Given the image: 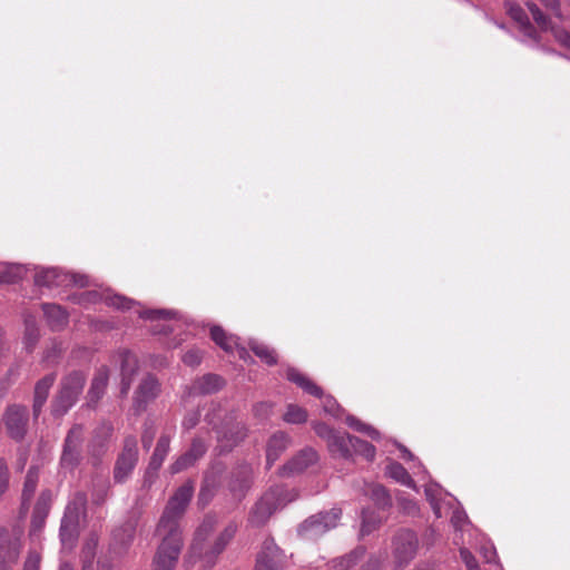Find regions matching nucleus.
<instances>
[{
    "label": "nucleus",
    "instance_id": "obj_1",
    "mask_svg": "<svg viewBox=\"0 0 570 570\" xmlns=\"http://www.w3.org/2000/svg\"><path fill=\"white\" fill-rule=\"evenodd\" d=\"M215 523L216 521L214 517H206L196 530L194 543L191 546L193 552L198 553L205 564L209 568L216 563L218 556L225 550L237 532V524L235 522H229L216 538L210 549L203 554L202 542L213 531Z\"/></svg>",
    "mask_w": 570,
    "mask_h": 570
},
{
    "label": "nucleus",
    "instance_id": "obj_2",
    "mask_svg": "<svg viewBox=\"0 0 570 570\" xmlns=\"http://www.w3.org/2000/svg\"><path fill=\"white\" fill-rule=\"evenodd\" d=\"M194 493V485L187 482L179 487L169 499L157 525V534L169 532L180 534L178 520L183 517Z\"/></svg>",
    "mask_w": 570,
    "mask_h": 570
},
{
    "label": "nucleus",
    "instance_id": "obj_3",
    "mask_svg": "<svg viewBox=\"0 0 570 570\" xmlns=\"http://www.w3.org/2000/svg\"><path fill=\"white\" fill-rule=\"evenodd\" d=\"M294 498H287V492L282 488H274L266 492L253 507L248 523L252 527H263L269 517L281 507L291 502Z\"/></svg>",
    "mask_w": 570,
    "mask_h": 570
},
{
    "label": "nucleus",
    "instance_id": "obj_4",
    "mask_svg": "<svg viewBox=\"0 0 570 570\" xmlns=\"http://www.w3.org/2000/svg\"><path fill=\"white\" fill-rule=\"evenodd\" d=\"M163 538L154 559L153 570H173L183 546L181 534L163 532Z\"/></svg>",
    "mask_w": 570,
    "mask_h": 570
},
{
    "label": "nucleus",
    "instance_id": "obj_5",
    "mask_svg": "<svg viewBox=\"0 0 570 570\" xmlns=\"http://www.w3.org/2000/svg\"><path fill=\"white\" fill-rule=\"evenodd\" d=\"M341 518L340 509H332L327 512L309 517L298 528L302 538L313 540L335 528Z\"/></svg>",
    "mask_w": 570,
    "mask_h": 570
},
{
    "label": "nucleus",
    "instance_id": "obj_6",
    "mask_svg": "<svg viewBox=\"0 0 570 570\" xmlns=\"http://www.w3.org/2000/svg\"><path fill=\"white\" fill-rule=\"evenodd\" d=\"M138 461V449L135 436L125 439L121 453L118 455L114 468V480L117 483L125 482L132 473Z\"/></svg>",
    "mask_w": 570,
    "mask_h": 570
},
{
    "label": "nucleus",
    "instance_id": "obj_7",
    "mask_svg": "<svg viewBox=\"0 0 570 570\" xmlns=\"http://www.w3.org/2000/svg\"><path fill=\"white\" fill-rule=\"evenodd\" d=\"M417 537L411 530H401L393 538V557L396 567H405L416 554Z\"/></svg>",
    "mask_w": 570,
    "mask_h": 570
},
{
    "label": "nucleus",
    "instance_id": "obj_8",
    "mask_svg": "<svg viewBox=\"0 0 570 570\" xmlns=\"http://www.w3.org/2000/svg\"><path fill=\"white\" fill-rule=\"evenodd\" d=\"M98 301H105L108 306L122 311L139 306V304L131 298L118 294H110L109 292L100 293L96 289H88L79 296L73 293V303H96Z\"/></svg>",
    "mask_w": 570,
    "mask_h": 570
},
{
    "label": "nucleus",
    "instance_id": "obj_9",
    "mask_svg": "<svg viewBox=\"0 0 570 570\" xmlns=\"http://www.w3.org/2000/svg\"><path fill=\"white\" fill-rule=\"evenodd\" d=\"M285 564L286 557L284 552L272 538L266 539L257 554L255 570H283Z\"/></svg>",
    "mask_w": 570,
    "mask_h": 570
},
{
    "label": "nucleus",
    "instance_id": "obj_10",
    "mask_svg": "<svg viewBox=\"0 0 570 570\" xmlns=\"http://www.w3.org/2000/svg\"><path fill=\"white\" fill-rule=\"evenodd\" d=\"M247 435V428L242 422L233 419L226 420L220 428L217 429V441L222 451H230Z\"/></svg>",
    "mask_w": 570,
    "mask_h": 570
},
{
    "label": "nucleus",
    "instance_id": "obj_11",
    "mask_svg": "<svg viewBox=\"0 0 570 570\" xmlns=\"http://www.w3.org/2000/svg\"><path fill=\"white\" fill-rule=\"evenodd\" d=\"M160 393V383L154 375L145 376L134 394L132 407L139 414L144 412L147 405L153 402Z\"/></svg>",
    "mask_w": 570,
    "mask_h": 570
},
{
    "label": "nucleus",
    "instance_id": "obj_12",
    "mask_svg": "<svg viewBox=\"0 0 570 570\" xmlns=\"http://www.w3.org/2000/svg\"><path fill=\"white\" fill-rule=\"evenodd\" d=\"M28 409L21 405L8 406L3 421L9 435L16 440H22L27 432L28 425Z\"/></svg>",
    "mask_w": 570,
    "mask_h": 570
},
{
    "label": "nucleus",
    "instance_id": "obj_13",
    "mask_svg": "<svg viewBox=\"0 0 570 570\" xmlns=\"http://www.w3.org/2000/svg\"><path fill=\"white\" fill-rule=\"evenodd\" d=\"M317 453L312 448H305L288 460L281 469L282 476H294L303 473L311 465L317 462Z\"/></svg>",
    "mask_w": 570,
    "mask_h": 570
},
{
    "label": "nucleus",
    "instance_id": "obj_14",
    "mask_svg": "<svg viewBox=\"0 0 570 570\" xmlns=\"http://www.w3.org/2000/svg\"><path fill=\"white\" fill-rule=\"evenodd\" d=\"M117 362L120 364L121 375V387L120 394L127 395L131 385V382L138 371V361L134 353L127 350H122L116 355Z\"/></svg>",
    "mask_w": 570,
    "mask_h": 570
},
{
    "label": "nucleus",
    "instance_id": "obj_15",
    "mask_svg": "<svg viewBox=\"0 0 570 570\" xmlns=\"http://www.w3.org/2000/svg\"><path fill=\"white\" fill-rule=\"evenodd\" d=\"M210 337L225 352L233 353L236 350L238 356L246 360L248 353L244 347L239 346L238 337L227 334L220 326H213L210 328Z\"/></svg>",
    "mask_w": 570,
    "mask_h": 570
},
{
    "label": "nucleus",
    "instance_id": "obj_16",
    "mask_svg": "<svg viewBox=\"0 0 570 570\" xmlns=\"http://www.w3.org/2000/svg\"><path fill=\"white\" fill-rule=\"evenodd\" d=\"M109 380V370L107 366H101L97 370L90 389L87 394V405L95 407L99 400L104 396Z\"/></svg>",
    "mask_w": 570,
    "mask_h": 570
},
{
    "label": "nucleus",
    "instance_id": "obj_17",
    "mask_svg": "<svg viewBox=\"0 0 570 570\" xmlns=\"http://www.w3.org/2000/svg\"><path fill=\"white\" fill-rule=\"evenodd\" d=\"M253 470L248 464L239 465L232 474L229 489L234 497L240 499L249 489L252 483Z\"/></svg>",
    "mask_w": 570,
    "mask_h": 570
},
{
    "label": "nucleus",
    "instance_id": "obj_18",
    "mask_svg": "<svg viewBox=\"0 0 570 570\" xmlns=\"http://www.w3.org/2000/svg\"><path fill=\"white\" fill-rule=\"evenodd\" d=\"M292 444V439L285 432H275L268 440L266 445V462L271 466L284 451Z\"/></svg>",
    "mask_w": 570,
    "mask_h": 570
},
{
    "label": "nucleus",
    "instance_id": "obj_19",
    "mask_svg": "<svg viewBox=\"0 0 570 570\" xmlns=\"http://www.w3.org/2000/svg\"><path fill=\"white\" fill-rule=\"evenodd\" d=\"M224 386V380L216 374H206L193 382L189 395H205L219 391Z\"/></svg>",
    "mask_w": 570,
    "mask_h": 570
},
{
    "label": "nucleus",
    "instance_id": "obj_20",
    "mask_svg": "<svg viewBox=\"0 0 570 570\" xmlns=\"http://www.w3.org/2000/svg\"><path fill=\"white\" fill-rule=\"evenodd\" d=\"M507 12L513 19L518 26L520 31L530 40H537V31L534 27L530 23L529 18L523 8L514 2L505 3Z\"/></svg>",
    "mask_w": 570,
    "mask_h": 570
},
{
    "label": "nucleus",
    "instance_id": "obj_21",
    "mask_svg": "<svg viewBox=\"0 0 570 570\" xmlns=\"http://www.w3.org/2000/svg\"><path fill=\"white\" fill-rule=\"evenodd\" d=\"M56 377L53 374H48L45 377H42L40 381L37 382L35 386V396H33V416L37 419L43 405L47 402L49 391L51 386L53 385Z\"/></svg>",
    "mask_w": 570,
    "mask_h": 570
},
{
    "label": "nucleus",
    "instance_id": "obj_22",
    "mask_svg": "<svg viewBox=\"0 0 570 570\" xmlns=\"http://www.w3.org/2000/svg\"><path fill=\"white\" fill-rule=\"evenodd\" d=\"M355 440L356 436L336 432L327 445L334 455L348 459L352 456V448L354 446Z\"/></svg>",
    "mask_w": 570,
    "mask_h": 570
},
{
    "label": "nucleus",
    "instance_id": "obj_23",
    "mask_svg": "<svg viewBox=\"0 0 570 570\" xmlns=\"http://www.w3.org/2000/svg\"><path fill=\"white\" fill-rule=\"evenodd\" d=\"M48 325L52 330H60L68 324L69 314L60 305L47 303L42 305Z\"/></svg>",
    "mask_w": 570,
    "mask_h": 570
},
{
    "label": "nucleus",
    "instance_id": "obj_24",
    "mask_svg": "<svg viewBox=\"0 0 570 570\" xmlns=\"http://www.w3.org/2000/svg\"><path fill=\"white\" fill-rule=\"evenodd\" d=\"M114 432V426L111 423L104 422L94 432L91 446L92 452L95 454H100L105 451L111 435Z\"/></svg>",
    "mask_w": 570,
    "mask_h": 570
},
{
    "label": "nucleus",
    "instance_id": "obj_25",
    "mask_svg": "<svg viewBox=\"0 0 570 570\" xmlns=\"http://www.w3.org/2000/svg\"><path fill=\"white\" fill-rule=\"evenodd\" d=\"M71 407V387L68 383H63L61 390L52 402L51 413L55 417L59 419L67 414Z\"/></svg>",
    "mask_w": 570,
    "mask_h": 570
},
{
    "label": "nucleus",
    "instance_id": "obj_26",
    "mask_svg": "<svg viewBox=\"0 0 570 570\" xmlns=\"http://www.w3.org/2000/svg\"><path fill=\"white\" fill-rule=\"evenodd\" d=\"M287 379L298 385L301 389H303L306 393L322 397L323 391L320 386H317L313 381H311L307 376H305L303 373L298 372L295 368H289L287 371Z\"/></svg>",
    "mask_w": 570,
    "mask_h": 570
},
{
    "label": "nucleus",
    "instance_id": "obj_27",
    "mask_svg": "<svg viewBox=\"0 0 570 570\" xmlns=\"http://www.w3.org/2000/svg\"><path fill=\"white\" fill-rule=\"evenodd\" d=\"M62 275L57 268H39L35 274V283L39 287H55L61 284Z\"/></svg>",
    "mask_w": 570,
    "mask_h": 570
},
{
    "label": "nucleus",
    "instance_id": "obj_28",
    "mask_svg": "<svg viewBox=\"0 0 570 570\" xmlns=\"http://www.w3.org/2000/svg\"><path fill=\"white\" fill-rule=\"evenodd\" d=\"M23 323V345L28 352H32L40 337L39 327L37 325L36 318L31 315H26Z\"/></svg>",
    "mask_w": 570,
    "mask_h": 570
},
{
    "label": "nucleus",
    "instance_id": "obj_29",
    "mask_svg": "<svg viewBox=\"0 0 570 570\" xmlns=\"http://www.w3.org/2000/svg\"><path fill=\"white\" fill-rule=\"evenodd\" d=\"M39 480L38 468L31 466L28 470L22 490V509L27 510L36 491Z\"/></svg>",
    "mask_w": 570,
    "mask_h": 570
},
{
    "label": "nucleus",
    "instance_id": "obj_30",
    "mask_svg": "<svg viewBox=\"0 0 570 570\" xmlns=\"http://www.w3.org/2000/svg\"><path fill=\"white\" fill-rule=\"evenodd\" d=\"M169 444H170V436L169 435H161L157 442V445L155 448V451L150 458V462H149V469L150 470H154V471H157L165 458L167 456L168 452H169Z\"/></svg>",
    "mask_w": 570,
    "mask_h": 570
},
{
    "label": "nucleus",
    "instance_id": "obj_31",
    "mask_svg": "<svg viewBox=\"0 0 570 570\" xmlns=\"http://www.w3.org/2000/svg\"><path fill=\"white\" fill-rule=\"evenodd\" d=\"M385 472L390 478L394 479L396 482L405 487H415V483L411 475L409 474V472L406 471V469L399 462H391L390 464H387Z\"/></svg>",
    "mask_w": 570,
    "mask_h": 570
},
{
    "label": "nucleus",
    "instance_id": "obj_32",
    "mask_svg": "<svg viewBox=\"0 0 570 570\" xmlns=\"http://www.w3.org/2000/svg\"><path fill=\"white\" fill-rule=\"evenodd\" d=\"M97 546L98 537L92 533L85 542L81 551V558L83 562L82 570H94V560L96 556Z\"/></svg>",
    "mask_w": 570,
    "mask_h": 570
},
{
    "label": "nucleus",
    "instance_id": "obj_33",
    "mask_svg": "<svg viewBox=\"0 0 570 570\" xmlns=\"http://www.w3.org/2000/svg\"><path fill=\"white\" fill-rule=\"evenodd\" d=\"M18 557L17 544L11 542L6 530H0V558L3 561H13Z\"/></svg>",
    "mask_w": 570,
    "mask_h": 570
},
{
    "label": "nucleus",
    "instance_id": "obj_34",
    "mask_svg": "<svg viewBox=\"0 0 570 570\" xmlns=\"http://www.w3.org/2000/svg\"><path fill=\"white\" fill-rule=\"evenodd\" d=\"M24 273L26 268L22 265L7 264L0 272V283H16L23 277Z\"/></svg>",
    "mask_w": 570,
    "mask_h": 570
},
{
    "label": "nucleus",
    "instance_id": "obj_35",
    "mask_svg": "<svg viewBox=\"0 0 570 570\" xmlns=\"http://www.w3.org/2000/svg\"><path fill=\"white\" fill-rule=\"evenodd\" d=\"M252 351L258 356L262 361H264L268 365H274L277 362V357L275 351L269 348L267 345L263 343H258L256 341H252L249 343Z\"/></svg>",
    "mask_w": 570,
    "mask_h": 570
},
{
    "label": "nucleus",
    "instance_id": "obj_36",
    "mask_svg": "<svg viewBox=\"0 0 570 570\" xmlns=\"http://www.w3.org/2000/svg\"><path fill=\"white\" fill-rule=\"evenodd\" d=\"M283 420L289 424H301L306 422L307 412L298 405L288 404L286 412L283 415Z\"/></svg>",
    "mask_w": 570,
    "mask_h": 570
},
{
    "label": "nucleus",
    "instance_id": "obj_37",
    "mask_svg": "<svg viewBox=\"0 0 570 570\" xmlns=\"http://www.w3.org/2000/svg\"><path fill=\"white\" fill-rule=\"evenodd\" d=\"M216 485V475L213 472H207L205 474L204 482L200 488L199 502H202L203 504L208 503L209 499L213 497Z\"/></svg>",
    "mask_w": 570,
    "mask_h": 570
},
{
    "label": "nucleus",
    "instance_id": "obj_38",
    "mask_svg": "<svg viewBox=\"0 0 570 570\" xmlns=\"http://www.w3.org/2000/svg\"><path fill=\"white\" fill-rule=\"evenodd\" d=\"M346 424L351 429H353L357 432L364 433L373 440H377L380 438V432L376 429H374L373 426H371L368 424L361 422L357 417H355L353 415L346 416Z\"/></svg>",
    "mask_w": 570,
    "mask_h": 570
},
{
    "label": "nucleus",
    "instance_id": "obj_39",
    "mask_svg": "<svg viewBox=\"0 0 570 570\" xmlns=\"http://www.w3.org/2000/svg\"><path fill=\"white\" fill-rule=\"evenodd\" d=\"M353 454H361L366 460L373 461L375 458V448L371 443L356 438L354 446L352 448V455Z\"/></svg>",
    "mask_w": 570,
    "mask_h": 570
},
{
    "label": "nucleus",
    "instance_id": "obj_40",
    "mask_svg": "<svg viewBox=\"0 0 570 570\" xmlns=\"http://www.w3.org/2000/svg\"><path fill=\"white\" fill-rule=\"evenodd\" d=\"M372 500L381 508L390 505V495L384 487L374 484L370 489Z\"/></svg>",
    "mask_w": 570,
    "mask_h": 570
},
{
    "label": "nucleus",
    "instance_id": "obj_41",
    "mask_svg": "<svg viewBox=\"0 0 570 570\" xmlns=\"http://www.w3.org/2000/svg\"><path fill=\"white\" fill-rule=\"evenodd\" d=\"M51 503V492L46 490L39 495L33 513L48 517Z\"/></svg>",
    "mask_w": 570,
    "mask_h": 570
},
{
    "label": "nucleus",
    "instance_id": "obj_42",
    "mask_svg": "<svg viewBox=\"0 0 570 570\" xmlns=\"http://www.w3.org/2000/svg\"><path fill=\"white\" fill-rule=\"evenodd\" d=\"M136 312L141 318L148 320H158V321H167V318L173 314L170 311L165 309H141L137 308Z\"/></svg>",
    "mask_w": 570,
    "mask_h": 570
},
{
    "label": "nucleus",
    "instance_id": "obj_43",
    "mask_svg": "<svg viewBox=\"0 0 570 570\" xmlns=\"http://www.w3.org/2000/svg\"><path fill=\"white\" fill-rule=\"evenodd\" d=\"M196 461H194V459L190 458V455L186 453H184L183 455H180L171 465H170V471L171 473H179L184 470H186L187 468L195 464Z\"/></svg>",
    "mask_w": 570,
    "mask_h": 570
},
{
    "label": "nucleus",
    "instance_id": "obj_44",
    "mask_svg": "<svg viewBox=\"0 0 570 570\" xmlns=\"http://www.w3.org/2000/svg\"><path fill=\"white\" fill-rule=\"evenodd\" d=\"M207 451V445L200 439H194L190 445V449L187 451V454L190 455L194 461L199 460Z\"/></svg>",
    "mask_w": 570,
    "mask_h": 570
},
{
    "label": "nucleus",
    "instance_id": "obj_45",
    "mask_svg": "<svg viewBox=\"0 0 570 570\" xmlns=\"http://www.w3.org/2000/svg\"><path fill=\"white\" fill-rule=\"evenodd\" d=\"M363 554V551L361 550H356L354 551L353 553H351L350 556L347 557H344V558H341V559H337V560H334L333 561V568L335 570H347L352 567V564L354 563V559L357 557V556H362Z\"/></svg>",
    "mask_w": 570,
    "mask_h": 570
},
{
    "label": "nucleus",
    "instance_id": "obj_46",
    "mask_svg": "<svg viewBox=\"0 0 570 570\" xmlns=\"http://www.w3.org/2000/svg\"><path fill=\"white\" fill-rule=\"evenodd\" d=\"M527 6H528V9L531 12L534 21L538 23V26L542 30H547L548 29L547 17L540 11V9L534 3L528 2Z\"/></svg>",
    "mask_w": 570,
    "mask_h": 570
},
{
    "label": "nucleus",
    "instance_id": "obj_47",
    "mask_svg": "<svg viewBox=\"0 0 570 570\" xmlns=\"http://www.w3.org/2000/svg\"><path fill=\"white\" fill-rule=\"evenodd\" d=\"M313 429L315 431V433L321 436L322 439L326 440V442L328 443L331 441V439L334 436V434L336 433L333 429H331L327 424L325 423H322V422H316L313 424Z\"/></svg>",
    "mask_w": 570,
    "mask_h": 570
},
{
    "label": "nucleus",
    "instance_id": "obj_48",
    "mask_svg": "<svg viewBox=\"0 0 570 570\" xmlns=\"http://www.w3.org/2000/svg\"><path fill=\"white\" fill-rule=\"evenodd\" d=\"M253 413L255 417L259 420H265L272 413V404L268 402H259L254 405Z\"/></svg>",
    "mask_w": 570,
    "mask_h": 570
},
{
    "label": "nucleus",
    "instance_id": "obj_49",
    "mask_svg": "<svg viewBox=\"0 0 570 570\" xmlns=\"http://www.w3.org/2000/svg\"><path fill=\"white\" fill-rule=\"evenodd\" d=\"M323 409L326 413L335 416V417H338L340 416V413L342 412V409L341 406L337 404V402L331 397V396H326L324 400H323Z\"/></svg>",
    "mask_w": 570,
    "mask_h": 570
},
{
    "label": "nucleus",
    "instance_id": "obj_50",
    "mask_svg": "<svg viewBox=\"0 0 570 570\" xmlns=\"http://www.w3.org/2000/svg\"><path fill=\"white\" fill-rule=\"evenodd\" d=\"M460 556L468 570H480L474 556L466 548L460 549Z\"/></svg>",
    "mask_w": 570,
    "mask_h": 570
},
{
    "label": "nucleus",
    "instance_id": "obj_51",
    "mask_svg": "<svg viewBox=\"0 0 570 570\" xmlns=\"http://www.w3.org/2000/svg\"><path fill=\"white\" fill-rule=\"evenodd\" d=\"M202 361V352L199 350H189L183 356V362L188 366H196Z\"/></svg>",
    "mask_w": 570,
    "mask_h": 570
},
{
    "label": "nucleus",
    "instance_id": "obj_52",
    "mask_svg": "<svg viewBox=\"0 0 570 570\" xmlns=\"http://www.w3.org/2000/svg\"><path fill=\"white\" fill-rule=\"evenodd\" d=\"M72 282L73 287L80 288L91 287L95 285L94 281L88 275L81 273H73Z\"/></svg>",
    "mask_w": 570,
    "mask_h": 570
},
{
    "label": "nucleus",
    "instance_id": "obj_53",
    "mask_svg": "<svg viewBox=\"0 0 570 570\" xmlns=\"http://www.w3.org/2000/svg\"><path fill=\"white\" fill-rule=\"evenodd\" d=\"M9 484V472L7 464L0 459V495H2L8 489Z\"/></svg>",
    "mask_w": 570,
    "mask_h": 570
},
{
    "label": "nucleus",
    "instance_id": "obj_54",
    "mask_svg": "<svg viewBox=\"0 0 570 570\" xmlns=\"http://www.w3.org/2000/svg\"><path fill=\"white\" fill-rule=\"evenodd\" d=\"M434 492H435V490L432 489V488H426L425 489L426 498H428V500L431 503V507L433 509V512H434L435 517L436 518H441L442 517V509H441L440 503L435 499Z\"/></svg>",
    "mask_w": 570,
    "mask_h": 570
},
{
    "label": "nucleus",
    "instance_id": "obj_55",
    "mask_svg": "<svg viewBox=\"0 0 570 570\" xmlns=\"http://www.w3.org/2000/svg\"><path fill=\"white\" fill-rule=\"evenodd\" d=\"M179 327L178 321H175L173 324H156L153 327L154 334H170L174 333Z\"/></svg>",
    "mask_w": 570,
    "mask_h": 570
},
{
    "label": "nucleus",
    "instance_id": "obj_56",
    "mask_svg": "<svg viewBox=\"0 0 570 570\" xmlns=\"http://www.w3.org/2000/svg\"><path fill=\"white\" fill-rule=\"evenodd\" d=\"M200 413L198 411H194L188 413L183 421V428L185 430L194 429L199 422Z\"/></svg>",
    "mask_w": 570,
    "mask_h": 570
},
{
    "label": "nucleus",
    "instance_id": "obj_57",
    "mask_svg": "<svg viewBox=\"0 0 570 570\" xmlns=\"http://www.w3.org/2000/svg\"><path fill=\"white\" fill-rule=\"evenodd\" d=\"M70 442H71V430L68 431L66 439H65V449H63V453L61 456V463L63 466H68L71 464V454L69 452Z\"/></svg>",
    "mask_w": 570,
    "mask_h": 570
},
{
    "label": "nucleus",
    "instance_id": "obj_58",
    "mask_svg": "<svg viewBox=\"0 0 570 570\" xmlns=\"http://www.w3.org/2000/svg\"><path fill=\"white\" fill-rule=\"evenodd\" d=\"M60 352V344L53 343L52 346L45 352L42 361L45 363H52L56 360V357L59 356Z\"/></svg>",
    "mask_w": 570,
    "mask_h": 570
},
{
    "label": "nucleus",
    "instance_id": "obj_59",
    "mask_svg": "<svg viewBox=\"0 0 570 570\" xmlns=\"http://www.w3.org/2000/svg\"><path fill=\"white\" fill-rule=\"evenodd\" d=\"M86 502L87 500L85 494L78 493L76 497H73V511L81 509V512H77V518H79L80 514L82 518L86 517Z\"/></svg>",
    "mask_w": 570,
    "mask_h": 570
},
{
    "label": "nucleus",
    "instance_id": "obj_60",
    "mask_svg": "<svg viewBox=\"0 0 570 570\" xmlns=\"http://www.w3.org/2000/svg\"><path fill=\"white\" fill-rule=\"evenodd\" d=\"M60 538L63 547H67V544L71 541V531L68 528L67 515H65L61 521Z\"/></svg>",
    "mask_w": 570,
    "mask_h": 570
},
{
    "label": "nucleus",
    "instance_id": "obj_61",
    "mask_svg": "<svg viewBox=\"0 0 570 570\" xmlns=\"http://www.w3.org/2000/svg\"><path fill=\"white\" fill-rule=\"evenodd\" d=\"M40 557L37 552L29 553L23 570H39Z\"/></svg>",
    "mask_w": 570,
    "mask_h": 570
},
{
    "label": "nucleus",
    "instance_id": "obj_62",
    "mask_svg": "<svg viewBox=\"0 0 570 570\" xmlns=\"http://www.w3.org/2000/svg\"><path fill=\"white\" fill-rule=\"evenodd\" d=\"M553 35L559 43L570 49V33L568 31L554 29Z\"/></svg>",
    "mask_w": 570,
    "mask_h": 570
},
{
    "label": "nucleus",
    "instance_id": "obj_63",
    "mask_svg": "<svg viewBox=\"0 0 570 570\" xmlns=\"http://www.w3.org/2000/svg\"><path fill=\"white\" fill-rule=\"evenodd\" d=\"M466 520V514L463 511H454L451 518V522L455 529H463V524Z\"/></svg>",
    "mask_w": 570,
    "mask_h": 570
},
{
    "label": "nucleus",
    "instance_id": "obj_64",
    "mask_svg": "<svg viewBox=\"0 0 570 570\" xmlns=\"http://www.w3.org/2000/svg\"><path fill=\"white\" fill-rule=\"evenodd\" d=\"M46 519H47L46 515L32 513L31 533H36V532L40 531L45 525Z\"/></svg>",
    "mask_w": 570,
    "mask_h": 570
}]
</instances>
